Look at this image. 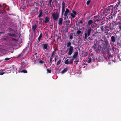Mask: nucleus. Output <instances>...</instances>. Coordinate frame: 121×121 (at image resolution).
<instances>
[{
  "label": "nucleus",
  "instance_id": "1",
  "mask_svg": "<svg viewBox=\"0 0 121 121\" xmlns=\"http://www.w3.org/2000/svg\"><path fill=\"white\" fill-rule=\"evenodd\" d=\"M93 30V29H92L91 27H88L87 29L86 30V31H85V33L84 34V38L85 39H86L87 37L90 35L91 31Z\"/></svg>",
  "mask_w": 121,
  "mask_h": 121
},
{
  "label": "nucleus",
  "instance_id": "2",
  "mask_svg": "<svg viewBox=\"0 0 121 121\" xmlns=\"http://www.w3.org/2000/svg\"><path fill=\"white\" fill-rule=\"evenodd\" d=\"M52 17L54 20L57 21L59 17V14L58 12H54L52 13Z\"/></svg>",
  "mask_w": 121,
  "mask_h": 121
},
{
  "label": "nucleus",
  "instance_id": "3",
  "mask_svg": "<svg viewBox=\"0 0 121 121\" xmlns=\"http://www.w3.org/2000/svg\"><path fill=\"white\" fill-rule=\"evenodd\" d=\"M121 24L120 22L113 21L110 23L109 25L115 28L116 26L118 24Z\"/></svg>",
  "mask_w": 121,
  "mask_h": 121
},
{
  "label": "nucleus",
  "instance_id": "4",
  "mask_svg": "<svg viewBox=\"0 0 121 121\" xmlns=\"http://www.w3.org/2000/svg\"><path fill=\"white\" fill-rule=\"evenodd\" d=\"M110 9L109 8V7L107 8L105 10L103 11L102 12L103 14H104L105 16L110 13Z\"/></svg>",
  "mask_w": 121,
  "mask_h": 121
},
{
  "label": "nucleus",
  "instance_id": "5",
  "mask_svg": "<svg viewBox=\"0 0 121 121\" xmlns=\"http://www.w3.org/2000/svg\"><path fill=\"white\" fill-rule=\"evenodd\" d=\"M94 46L92 47V48H94V49L97 53L99 52L100 51L99 45L95 43H94Z\"/></svg>",
  "mask_w": 121,
  "mask_h": 121
},
{
  "label": "nucleus",
  "instance_id": "6",
  "mask_svg": "<svg viewBox=\"0 0 121 121\" xmlns=\"http://www.w3.org/2000/svg\"><path fill=\"white\" fill-rule=\"evenodd\" d=\"M101 21V18L99 15L96 16L95 17V18L94 20V22L97 23H99Z\"/></svg>",
  "mask_w": 121,
  "mask_h": 121
},
{
  "label": "nucleus",
  "instance_id": "7",
  "mask_svg": "<svg viewBox=\"0 0 121 121\" xmlns=\"http://www.w3.org/2000/svg\"><path fill=\"white\" fill-rule=\"evenodd\" d=\"M113 13L112 12H111V13L106 18V20L107 22H108V20L110 21L112 18H113Z\"/></svg>",
  "mask_w": 121,
  "mask_h": 121
},
{
  "label": "nucleus",
  "instance_id": "8",
  "mask_svg": "<svg viewBox=\"0 0 121 121\" xmlns=\"http://www.w3.org/2000/svg\"><path fill=\"white\" fill-rule=\"evenodd\" d=\"M68 50H69V51L68 53V55H70L72 54L73 52V47L72 46H70V47L68 48Z\"/></svg>",
  "mask_w": 121,
  "mask_h": 121
},
{
  "label": "nucleus",
  "instance_id": "9",
  "mask_svg": "<svg viewBox=\"0 0 121 121\" xmlns=\"http://www.w3.org/2000/svg\"><path fill=\"white\" fill-rule=\"evenodd\" d=\"M70 12L68 8H66L65 13L64 14V16L67 18H68V16H69V13Z\"/></svg>",
  "mask_w": 121,
  "mask_h": 121
},
{
  "label": "nucleus",
  "instance_id": "10",
  "mask_svg": "<svg viewBox=\"0 0 121 121\" xmlns=\"http://www.w3.org/2000/svg\"><path fill=\"white\" fill-rule=\"evenodd\" d=\"M40 44H41L43 45V48L44 50H48V43H45L43 44L40 43Z\"/></svg>",
  "mask_w": 121,
  "mask_h": 121
},
{
  "label": "nucleus",
  "instance_id": "11",
  "mask_svg": "<svg viewBox=\"0 0 121 121\" xmlns=\"http://www.w3.org/2000/svg\"><path fill=\"white\" fill-rule=\"evenodd\" d=\"M65 4L64 1L62 2V10L61 15L63 16L64 12L65 11Z\"/></svg>",
  "mask_w": 121,
  "mask_h": 121
},
{
  "label": "nucleus",
  "instance_id": "12",
  "mask_svg": "<svg viewBox=\"0 0 121 121\" xmlns=\"http://www.w3.org/2000/svg\"><path fill=\"white\" fill-rule=\"evenodd\" d=\"M109 28L108 31H110L112 34L115 31V28L111 27L109 25Z\"/></svg>",
  "mask_w": 121,
  "mask_h": 121
},
{
  "label": "nucleus",
  "instance_id": "13",
  "mask_svg": "<svg viewBox=\"0 0 121 121\" xmlns=\"http://www.w3.org/2000/svg\"><path fill=\"white\" fill-rule=\"evenodd\" d=\"M111 41L113 43H114L116 41L117 38L116 36H112L111 37Z\"/></svg>",
  "mask_w": 121,
  "mask_h": 121
},
{
  "label": "nucleus",
  "instance_id": "14",
  "mask_svg": "<svg viewBox=\"0 0 121 121\" xmlns=\"http://www.w3.org/2000/svg\"><path fill=\"white\" fill-rule=\"evenodd\" d=\"M104 42L105 43V46L107 47L109 45V44L108 41V39L106 38L104 39Z\"/></svg>",
  "mask_w": 121,
  "mask_h": 121
},
{
  "label": "nucleus",
  "instance_id": "15",
  "mask_svg": "<svg viewBox=\"0 0 121 121\" xmlns=\"http://www.w3.org/2000/svg\"><path fill=\"white\" fill-rule=\"evenodd\" d=\"M69 68V67L68 66H67L66 67L62 70L61 73H64L66 72L68 70Z\"/></svg>",
  "mask_w": 121,
  "mask_h": 121
},
{
  "label": "nucleus",
  "instance_id": "16",
  "mask_svg": "<svg viewBox=\"0 0 121 121\" xmlns=\"http://www.w3.org/2000/svg\"><path fill=\"white\" fill-rule=\"evenodd\" d=\"M39 13L38 16L39 18H40L41 16H43L42 10H39Z\"/></svg>",
  "mask_w": 121,
  "mask_h": 121
},
{
  "label": "nucleus",
  "instance_id": "17",
  "mask_svg": "<svg viewBox=\"0 0 121 121\" xmlns=\"http://www.w3.org/2000/svg\"><path fill=\"white\" fill-rule=\"evenodd\" d=\"M37 28V25L35 24L33 25L32 26V30L33 31V32L35 33V30Z\"/></svg>",
  "mask_w": 121,
  "mask_h": 121
},
{
  "label": "nucleus",
  "instance_id": "18",
  "mask_svg": "<svg viewBox=\"0 0 121 121\" xmlns=\"http://www.w3.org/2000/svg\"><path fill=\"white\" fill-rule=\"evenodd\" d=\"M62 19L61 18H60L58 21V24L59 25H61L62 23Z\"/></svg>",
  "mask_w": 121,
  "mask_h": 121
},
{
  "label": "nucleus",
  "instance_id": "19",
  "mask_svg": "<svg viewBox=\"0 0 121 121\" xmlns=\"http://www.w3.org/2000/svg\"><path fill=\"white\" fill-rule=\"evenodd\" d=\"M49 18L48 17H46L45 18V20L44 21V23H47L49 21Z\"/></svg>",
  "mask_w": 121,
  "mask_h": 121
},
{
  "label": "nucleus",
  "instance_id": "20",
  "mask_svg": "<svg viewBox=\"0 0 121 121\" xmlns=\"http://www.w3.org/2000/svg\"><path fill=\"white\" fill-rule=\"evenodd\" d=\"M78 54V51L75 52L74 55L73 56V59H75L77 57V56Z\"/></svg>",
  "mask_w": 121,
  "mask_h": 121
},
{
  "label": "nucleus",
  "instance_id": "21",
  "mask_svg": "<svg viewBox=\"0 0 121 121\" xmlns=\"http://www.w3.org/2000/svg\"><path fill=\"white\" fill-rule=\"evenodd\" d=\"M93 22V21L92 20H89L88 22V23L87 25L88 27L90 26L91 25Z\"/></svg>",
  "mask_w": 121,
  "mask_h": 121
},
{
  "label": "nucleus",
  "instance_id": "22",
  "mask_svg": "<svg viewBox=\"0 0 121 121\" xmlns=\"http://www.w3.org/2000/svg\"><path fill=\"white\" fill-rule=\"evenodd\" d=\"M7 34L9 36L11 37H15L16 36V35L14 34H12L11 33H8Z\"/></svg>",
  "mask_w": 121,
  "mask_h": 121
},
{
  "label": "nucleus",
  "instance_id": "23",
  "mask_svg": "<svg viewBox=\"0 0 121 121\" xmlns=\"http://www.w3.org/2000/svg\"><path fill=\"white\" fill-rule=\"evenodd\" d=\"M117 45L118 47H121V41H118Z\"/></svg>",
  "mask_w": 121,
  "mask_h": 121
},
{
  "label": "nucleus",
  "instance_id": "24",
  "mask_svg": "<svg viewBox=\"0 0 121 121\" xmlns=\"http://www.w3.org/2000/svg\"><path fill=\"white\" fill-rule=\"evenodd\" d=\"M73 34H74V33H71L69 36V39H72L73 37Z\"/></svg>",
  "mask_w": 121,
  "mask_h": 121
},
{
  "label": "nucleus",
  "instance_id": "25",
  "mask_svg": "<svg viewBox=\"0 0 121 121\" xmlns=\"http://www.w3.org/2000/svg\"><path fill=\"white\" fill-rule=\"evenodd\" d=\"M83 22L82 20H79V21L78 22V24L77 25H79L80 24H82V26H84V24L83 23Z\"/></svg>",
  "mask_w": 121,
  "mask_h": 121
},
{
  "label": "nucleus",
  "instance_id": "26",
  "mask_svg": "<svg viewBox=\"0 0 121 121\" xmlns=\"http://www.w3.org/2000/svg\"><path fill=\"white\" fill-rule=\"evenodd\" d=\"M57 41L58 40L59 41H60L61 40V36H58L57 37Z\"/></svg>",
  "mask_w": 121,
  "mask_h": 121
},
{
  "label": "nucleus",
  "instance_id": "27",
  "mask_svg": "<svg viewBox=\"0 0 121 121\" xmlns=\"http://www.w3.org/2000/svg\"><path fill=\"white\" fill-rule=\"evenodd\" d=\"M77 35H80L82 34V32L79 30H78L77 32Z\"/></svg>",
  "mask_w": 121,
  "mask_h": 121
},
{
  "label": "nucleus",
  "instance_id": "28",
  "mask_svg": "<svg viewBox=\"0 0 121 121\" xmlns=\"http://www.w3.org/2000/svg\"><path fill=\"white\" fill-rule=\"evenodd\" d=\"M104 31H108L109 29V26H105L104 27Z\"/></svg>",
  "mask_w": 121,
  "mask_h": 121
},
{
  "label": "nucleus",
  "instance_id": "29",
  "mask_svg": "<svg viewBox=\"0 0 121 121\" xmlns=\"http://www.w3.org/2000/svg\"><path fill=\"white\" fill-rule=\"evenodd\" d=\"M71 43L70 42H67V47H70V46H71Z\"/></svg>",
  "mask_w": 121,
  "mask_h": 121
},
{
  "label": "nucleus",
  "instance_id": "30",
  "mask_svg": "<svg viewBox=\"0 0 121 121\" xmlns=\"http://www.w3.org/2000/svg\"><path fill=\"white\" fill-rule=\"evenodd\" d=\"M65 64L67 65H68L69 64H70V63H69V59H67L65 60Z\"/></svg>",
  "mask_w": 121,
  "mask_h": 121
},
{
  "label": "nucleus",
  "instance_id": "31",
  "mask_svg": "<svg viewBox=\"0 0 121 121\" xmlns=\"http://www.w3.org/2000/svg\"><path fill=\"white\" fill-rule=\"evenodd\" d=\"M70 22L69 19L68 20L66 21V23L67 25L68 26L69 25Z\"/></svg>",
  "mask_w": 121,
  "mask_h": 121
},
{
  "label": "nucleus",
  "instance_id": "32",
  "mask_svg": "<svg viewBox=\"0 0 121 121\" xmlns=\"http://www.w3.org/2000/svg\"><path fill=\"white\" fill-rule=\"evenodd\" d=\"M43 35V33L41 32V33L39 37L38 38V39H39V40H40Z\"/></svg>",
  "mask_w": 121,
  "mask_h": 121
},
{
  "label": "nucleus",
  "instance_id": "33",
  "mask_svg": "<svg viewBox=\"0 0 121 121\" xmlns=\"http://www.w3.org/2000/svg\"><path fill=\"white\" fill-rule=\"evenodd\" d=\"M70 16H71L72 18H74L75 16L76 15H74L73 13H70Z\"/></svg>",
  "mask_w": 121,
  "mask_h": 121
},
{
  "label": "nucleus",
  "instance_id": "34",
  "mask_svg": "<svg viewBox=\"0 0 121 121\" xmlns=\"http://www.w3.org/2000/svg\"><path fill=\"white\" fill-rule=\"evenodd\" d=\"M39 3L41 4V5H40V6H44V1H40Z\"/></svg>",
  "mask_w": 121,
  "mask_h": 121
},
{
  "label": "nucleus",
  "instance_id": "35",
  "mask_svg": "<svg viewBox=\"0 0 121 121\" xmlns=\"http://www.w3.org/2000/svg\"><path fill=\"white\" fill-rule=\"evenodd\" d=\"M117 12L116 11H115L113 14V17L114 16L115 17L116 16V14H117Z\"/></svg>",
  "mask_w": 121,
  "mask_h": 121
},
{
  "label": "nucleus",
  "instance_id": "36",
  "mask_svg": "<svg viewBox=\"0 0 121 121\" xmlns=\"http://www.w3.org/2000/svg\"><path fill=\"white\" fill-rule=\"evenodd\" d=\"M61 61V59H60L57 62V65H58L60 64Z\"/></svg>",
  "mask_w": 121,
  "mask_h": 121
},
{
  "label": "nucleus",
  "instance_id": "37",
  "mask_svg": "<svg viewBox=\"0 0 121 121\" xmlns=\"http://www.w3.org/2000/svg\"><path fill=\"white\" fill-rule=\"evenodd\" d=\"M13 69V70H17L16 67L14 65H13L12 67V69Z\"/></svg>",
  "mask_w": 121,
  "mask_h": 121
},
{
  "label": "nucleus",
  "instance_id": "38",
  "mask_svg": "<svg viewBox=\"0 0 121 121\" xmlns=\"http://www.w3.org/2000/svg\"><path fill=\"white\" fill-rule=\"evenodd\" d=\"M87 55V52L85 53L84 52L83 54V56L85 57Z\"/></svg>",
  "mask_w": 121,
  "mask_h": 121
},
{
  "label": "nucleus",
  "instance_id": "39",
  "mask_svg": "<svg viewBox=\"0 0 121 121\" xmlns=\"http://www.w3.org/2000/svg\"><path fill=\"white\" fill-rule=\"evenodd\" d=\"M68 29H69V28H68V27H66L65 29V32L66 33V32H68Z\"/></svg>",
  "mask_w": 121,
  "mask_h": 121
},
{
  "label": "nucleus",
  "instance_id": "40",
  "mask_svg": "<svg viewBox=\"0 0 121 121\" xmlns=\"http://www.w3.org/2000/svg\"><path fill=\"white\" fill-rule=\"evenodd\" d=\"M112 33H111L110 32H109V33H107L106 34V35H110V36H111L112 34Z\"/></svg>",
  "mask_w": 121,
  "mask_h": 121
},
{
  "label": "nucleus",
  "instance_id": "41",
  "mask_svg": "<svg viewBox=\"0 0 121 121\" xmlns=\"http://www.w3.org/2000/svg\"><path fill=\"white\" fill-rule=\"evenodd\" d=\"M91 0H89L87 1L86 2V4L87 5H88L91 2Z\"/></svg>",
  "mask_w": 121,
  "mask_h": 121
},
{
  "label": "nucleus",
  "instance_id": "42",
  "mask_svg": "<svg viewBox=\"0 0 121 121\" xmlns=\"http://www.w3.org/2000/svg\"><path fill=\"white\" fill-rule=\"evenodd\" d=\"M72 13L75 15H76L77 14V12L73 10H72Z\"/></svg>",
  "mask_w": 121,
  "mask_h": 121
},
{
  "label": "nucleus",
  "instance_id": "43",
  "mask_svg": "<svg viewBox=\"0 0 121 121\" xmlns=\"http://www.w3.org/2000/svg\"><path fill=\"white\" fill-rule=\"evenodd\" d=\"M55 53L54 51L52 52L51 54V57L53 58V56Z\"/></svg>",
  "mask_w": 121,
  "mask_h": 121
},
{
  "label": "nucleus",
  "instance_id": "44",
  "mask_svg": "<svg viewBox=\"0 0 121 121\" xmlns=\"http://www.w3.org/2000/svg\"><path fill=\"white\" fill-rule=\"evenodd\" d=\"M21 72L22 73H27V71L25 70H22Z\"/></svg>",
  "mask_w": 121,
  "mask_h": 121
},
{
  "label": "nucleus",
  "instance_id": "45",
  "mask_svg": "<svg viewBox=\"0 0 121 121\" xmlns=\"http://www.w3.org/2000/svg\"><path fill=\"white\" fill-rule=\"evenodd\" d=\"M47 73H51V69H47Z\"/></svg>",
  "mask_w": 121,
  "mask_h": 121
},
{
  "label": "nucleus",
  "instance_id": "46",
  "mask_svg": "<svg viewBox=\"0 0 121 121\" xmlns=\"http://www.w3.org/2000/svg\"><path fill=\"white\" fill-rule=\"evenodd\" d=\"M104 27L102 26L100 27V29L101 30V31H103L104 30Z\"/></svg>",
  "mask_w": 121,
  "mask_h": 121
},
{
  "label": "nucleus",
  "instance_id": "47",
  "mask_svg": "<svg viewBox=\"0 0 121 121\" xmlns=\"http://www.w3.org/2000/svg\"><path fill=\"white\" fill-rule=\"evenodd\" d=\"M52 1V0H49V4L50 5V7H51V3Z\"/></svg>",
  "mask_w": 121,
  "mask_h": 121
},
{
  "label": "nucleus",
  "instance_id": "48",
  "mask_svg": "<svg viewBox=\"0 0 121 121\" xmlns=\"http://www.w3.org/2000/svg\"><path fill=\"white\" fill-rule=\"evenodd\" d=\"M40 40H39V39H38V40L37 39L36 41V43L37 44L39 43Z\"/></svg>",
  "mask_w": 121,
  "mask_h": 121
},
{
  "label": "nucleus",
  "instance_id": "49",
  "mask_svg": "<svg viewBox=\"0 0 121 121\" xmlns=\"http://www.w3.org/2000/svg\"><path fill=\"white\" fill-rule=\"evenodd\" d=\"M44 61L42 60H40L39 61V63H40L41 64H43V63Z\"/></svg>",
  "mask_w": 121,
  "mask_h": 121
},
{
  "label": "nucleus",
  "instance_id": "50",
  "mask_svg": "<svg viewBox=\"0 0 121 121\" xmlns=\"http://www.w3.org/2000/svg\"><path fill=\"white\" fill-rule=\"evenodd\" d=\"M8 29L9 30L11 31H14V30L13 29L10 28H8Z\"/></svg>",
  "mask_w": 121,
  "mask_h": 121
},
{
  "label": "nucleus",
  "instance_id": "51",
  "mask_svg": "<svg viewBox=\"0 0 121 121\" xmlns=\"http://www.w3.org/2000/svg\"><path fill=\"white\" fill-rule=\"evenodd\" d=\"M91 58H89L88 60L87 61L88 63H90V62H91Z\"/></svg>",
  "mask_w": 121,
  "mask_h": 121
},
{
  "label": "nucleus",
  "instance_id": "52",
  "mask_svg": "<svg viewBox=\"0 0 121 121\" xmlns=\"http://www.w3.org/2000/svg\"><path fill=\"white\" fill-rule=\"evenodd\" d=\"M12 57L7 58L5 59L4 60H9Z\"/></svg>",
  "mask_w": 121,
  "mask_h": 121
},
{
  "label": "nucleus",
  "instance_id": "53",
  "mask_svg": "<svg viewBox=\"0 0 121 121\" xmlns=\"http://www.w3.org/2000/svg\"><path fill=\"white\" fill-rule=\"evenodd\" d=\"M60 54L61 55H64L62 54H63V52H64L62 51V50H60Z\"/></svg>",
  "mask_w": 121,
  "mask_h": 121
},
{
  "label": "nucleus",
  "instance_id": "54",
  "mask_svg": "<svg viewBox=\"0 0 121 121\" xmlns=\"http://www.w3.org/2000/svg\"><path fill=\"white\" fill-rule=\"evenodd\" d=\"M10 68V69H9V70H7V69H9L8 68V69H4L3 70V71H4V70H5L6 71H8L9 70V71H10V72H11L10 71H11V70L12 69H11V68Z\"/></svg>",
  "mask_w": 121,
  "mask_h": 121
},
{
  "label": "nucleus",
  "instance_id": "55",
  "mask_svg": "<svg viewBox=\"0 0 121 121\" xmlns=\"http://www.w3.org/2000/svg\"><path fill=\"white\" fill-rule=\"evenodd\" d=\"M35 3L36 6H37L38 7H39V5H40L39 3L36 2Z\"/></svg>",
  "mask_w": 121,
  "mask_h": 121
},
{
  "label": "nucleus",
  "instance_id": "56",
  "mask_svg": "<svg viewBox=\"0 0 121 121\" xmlns=\"http://www.w3.org/2000/svg\"><path fill=\"white\" fill-rule=\"evenodd\" d=\"M120 1H119V0H118L117 3V4L118 6L120 4Z\"/></svg>",
  "mask_w": 121,
  "mask_h": 121
},
{
  "label": "nucleus",
  "instance_id": "57",
  "mask_svg": "<svg viewBox=\"0 0 121 121\" xmlns=\"http://www.w3.org/2000/svg\"><path fill=\"white\" fill-rule=\"evenodd\" d=\"M73 60H74L73 59H71L70 61V63H72Z\"/></svg>",
  "mask_w": 121,
  "mask_h": 121
},
{
  "label": "nucleus",
  "instance_id": "58",
  "mask_svg": "<svg viewBox=\"0 0 121 121\" xmlns=\"http://www.w3.org/2000/svg\"><path fill=\"white\" fill-rule=\"evenodd\" d=\"M67 52V50H66L64 52H63V54H62V55H64L65 54H66Z\"/></svg>",
  "mask_w": 121,
  "mask_h": 121
},
{
  "label": "nucleus",
  "instance_id": "59",
  "mask_svg": "<svg viewBox=\"0 0 121 121\" xmlns=\"http://www.w3.org/2000/svg\"><path fill=\"white\" fill-rule=\"evenodd\" d=\"M95 27V26H94L93 25H91V28L92 29V28H94Z\"/></svg>",
  "mask_w": 121,
  "mask_h": 121
},
{
  "label": "nucleus",
  "instance_id": "60",
  "mask_svg": "<svg viewBox=\"0 0 121 121\" xmlns=\"http://www.w3.org/2000/svg\"><path fill=\"white\" fill-rule=\"evenodd\" d=\"M53 58V57H50V59L49 60L51 62H52V59Z\"/></svg>",
  "mask_w": 121,
  "mask_h": 121
},
{
  "label": "nucleus",
  "instance_id": "61",
  "mask_svg": "<svg viewBox=\"0 0 121 121\" xmlns=\"http://www.w3.org/2000/svg\"><path fill=\"white\" fill-rule=\"evenodd\" d=\"M118 5L117 4L115 5L114 7V9H115L116 8H117V7H118Z\"/></svg>",
  "mask_w": 121,
  "mask_h": 121
},
{
  "label": "nucleus",
  "instance_id": "62",
  "mask_svg": "<svg viewBox=\"0 0 121 121\" xmlns=\"http://www.w3.org/2000/svg\"><path fill=\"white\" fill-rule=\"evenodd\" d=\"M5 73V72H0V75H2Z\"/></svg>",
  "mask_w": 121,
  "mask_h": 121
},
{
  "label": "nucleus",
  "instance_id": "63",
  "mask_svg": "<svg viewBox=\"0 0 121 121\" xmlns=\"http://www.w3.org/2000/svg\"><path fill=\"white\" fill-rule=\"evenodd\" d=\"M21 54H19L18 56H17V58H19L21 56Z\"/></svg>",
  "mask_w": 121,
  "mask_h": 121
},
{
  "label": "nucleus",
  "instance_id": "64",
  "mask_svg": "<svg viewBox=\"0 0 121 121\" xmlns=\"http://www.w3.org/2000/svg\"><path fill=\"white\" fill-rule=\"evenodd\" d=\"M118 27L121 30V26L120 25H119L118 26Z\"/></svg>",
  "mask_w": 121,
  "mask_h": 121
}]
</instances>
